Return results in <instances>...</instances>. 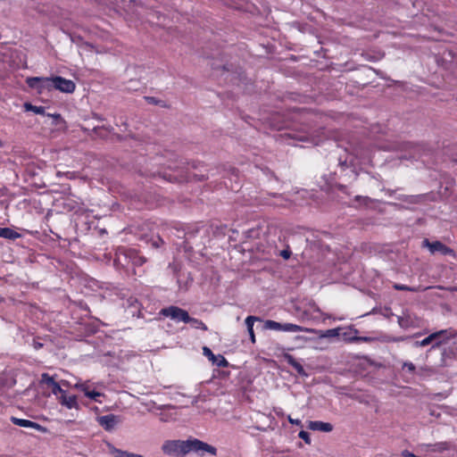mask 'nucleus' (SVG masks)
Here are the masks:
<instances>
[{
  "label": "nucleus",
  "mask_w": 457,
  "mask_h": 457,
  "mask_svg": "<svg viewBox=\"0 0 457 457\" xmlns=\"http://www.w3.org/2000/svg\"><path fill=\"white\" fill-rule=\"evenodd\" d=\"M191 453L199 456H204L205 453L216 456L217 449L198 438L190 436L187 439V455Z\"/></svg>",
  "instance_id": "nucleus-1"
},
{
  "label": "nucleus",
  "mask_w": 457,
  "mask_h": 457,
  "mask_svg": "<svg viewBox=\"0 0 457 457\" xmlns=\"http://www.w3.org/2000/svg\"><path fill=\"white\" fill-rule=\"evenodd\" d=\"M157 175L161 177V176H162V173H161V172H158V174H157ZM162 177H163V179H165L170 180V178H166V176H165V175H162Z\"/></svg>",
  "instance_id": "nucleus-45"
},
{
  "label": "nucleus",
  "mask_w": 457,
  "mask_h": 457,
  "mask_svg": "<svg viewBox=\"0 0 457 457\" xmlns=\"http://www.w3.org/2000/svg\"><path fill=\"white\" fill-rule=\"evenodd\" d=\"M106 129H108L109 131H111V130H112V127L106 128Z\"/></svg>",
  "instance_id": "nucleus-48"
},
{
  "label": "nucleus",
  "mask_w": 457,
  "mask_h": 457,
  "mask_svg": "<svg viewBox=\"0 0 457 457\" xmlns=\"http://www.w3.org/2000/svg\"><path fill=\"white\" fill-rule=\"evenodd\" d=\"M284 359L287 362V364L294 368L299 375L307 376L303 366L299 361H297L293 355L289 353H285Z\"/></svg>",
  "instance_id": "nucleus-17"
},
{
  "label": "nucleus",
  "mask_w": 457,
  "mask_h": 457,
  "mask_svg": "<svg viewBox=\"0 0 457 457\" xmlns=\"http://www.w3.org/2000/svg\"><path fill=\"white\" fill-rule=\"evenodd\" d=\"M145 100L147 101L148 104H161L162 103V100H159L154 96H145Z\"/></svg>",
  "instance_id": "nucleus-35"
},
{
  "label": "nucleus",
  "mask_w": 457,
  "mask_h": 457,
  "mask_svg": "<svg viewBox=\"0 0 457 457\" xmlns=\"http://www.w3.org/2000/svg\"><path fill=\"white\" fill-rule=\"evenodd\" d=\"M358 334V330L354 328L353 327H349L347 328V331L344 332L342 334V337L345 340L351 343V340L348 337H353V336H356Z\"/></svg>",
  "instance_id": "nucleus-27"
},
{
  "label": "nucleus",
  "mask_w": 457,
  "mask_h": 457,
  "mask_svg": "<svg viewBox=\"0 0 457 457\" xmlns=\"http://www.w3.org/2000/svg\"><path fill=\"white\" fill-rule=\"evenodd\" d=\"M291 251L290 250H282L280 253V256H282L285 260H287L290 258Z\"/></svg>",
  "instance_id": "nucleus-39"
},
{
  "label": "nucleus",
  "mask_w": 457,
  "mask_h": 457,
  "mask_svg": "<svg viewBox=\"0 0 457 457\" xmlns=\"http://www.w3.org/2000/svg\"><path fill=\"white\" fill-rule=\"evenodd\" d=\"M420 335V333H416L413 337H417Z\"/></svg>",
  "instance_id": "nucleus-49"
},
{
  "label": "nucleus",
  "mask_w": 457,
  "mask_h": 457,
  "mask_svg": "<svg viewBox=\"0 0 457 457\" xmlns=\"http://www.w3.org/2000/svg\"><path fill=\"white\" fill-rule=\"evenodd\" d=\"M275 412L277 413V415H281V416L284 415L281 409H279V411L275 410Z\"/></svg>",
  "instance_id": "nucleus-44"
},
{
  "label": "nucleus",
  "mask_w": 457,
  "mask_h": 457,
  "mask_svg": "<svg viewBox=\"0 0 457 457\" xmlns=\"http://www.w3.org/2000/svg\"><path fill=\"white\" fill-rule=\"evenodd\" d=\"M69 206L70 210L75 212H79L83 211V208L78 203H75L74 204L71 205L69 204Z\"/></svg>",
  "instance_id": "nucleus-36"
},
{
  "label": "nucleus",
  "mask_w": 457,
  "mask_h": 457,
  "mask_svg": "<svg viewBox=\"0 0 457 457\" xmlns=\"http://www.w3.org/2000/svg\"><path fill=\"white\" fill-rule=\"evenodd\" d=\"M96 119H97L98 120H103L104 119L98 115H96Z\"/></svg>",
  "instance_id": "nucleus-46"
},
{
  "label": "nucleus",
  "mask_w": 457,
  "mask_h": 457,
  "mask_svg": "<svg viewBox=\"0 0 457 457\" xmlns=\"http://www.w3.org/2000/svg\"><path fill=\"white\" fill-rule=\"evenodd\" d=\"M398 323H399V325H400L401 327H403V318H401V317H399V318H398Z\"/></svg>",
  "instance_id": "nucleus-43"
},
{
  "label": "nucleus",
  "mask_w": 457,
  "mask_h": 457,
  "mask_svg": "<svg viewBox=\"0 0 457 457\" xmlns=\"http://www.w3.org/2000/svg\"><path fill=\"white\" fill-rule=\"evenodd\" d=\"M97 422L106 431H112L119 422V419L114 414H107L98 417Z\"/></svg>",
  "instance_id": "nucleus-12"
},
{
  "label": "nucleus",
  "mask_w": 457,
  "mask_h": 457,
  "mask_svg": "<svg viewBox=\"0 0 457 457\" xmlns=\"http://www.w3.org/2000/svg\"><path fill=\"white\" fill-rule=\"evenodd\" d=\"M21 237V235L19 232L13 230L11 228H0V237L9 240H15Z\"/></svg>",
  "instance_id": "nucleus-19"
},
{
  "label": "nucleus",
  "mask_w": 457,
  "mask_h": 457,
  "mask_svg": "<svg viewBox=\"0 0 457 457\" xmlns=\"http://www.w3.org/2000/svg\"><path fill=\"white\" fill-rule=\"evenodd\" d=\"M348 338L351 340V343H353V342H370L372 340V338L370 337H358L357 335L353 336V337H348Z\"/></svg>",
  "instance_id": "nucleus-31"
},
{
  "label": "nucleus",
  "mask_w": 457,
  "mask_h": 457,
  "mask_svg": "<svg viewBox=\"0 0 457 457\" xmlns=\"http://www.w3.org/2000/svg\"><path fill=\"white\" fill-rule=\"evenodd\" d=\"M41 381L51 387V391L53 395L58 396L63 389L61 387V386L54 380L53 377H51L47 373H43Z\"/></svg>",
  "instance_id": "nucleus-14"
},
{
  "label": "nucleus",
  "mask_w": 457,
  "mask_h": 457,
  "mask_svg": "<svg viewBox=\"0 0 457 457\" xmlns=\"http://www.w3.org/2000/svg\"><path fill=\"white\" fill-rule=\"evenodd\" d=\"M75 88L76 85L72 80L64 79L61 76L53 77L52 89L71 94L74 92Z\"/></svg>",
  "instance_id": "nucleus-8"
},
{
  "label": "nucleus",
  "mask_w": 457,
  "mask_h": 457,
  "mask_svg": "<svg viewBox=\"0 0 457 457\" xmlns=\"http://www.w3.org/2000/svg\"><path fill=\"white\" fill-rule=\"evenodd\" d=\"M256 320H260V319L255 317V316H248V317H246V319L245 320L246 328H247V331H248V334L250 336V339H251L252 343H255V335H254V332H253V324H254V322Z\"/></svg>",
  "instance_id": "nucleus-20"
},
{
  "label": "nucleus",
  "mask_w": 457,
  "mask_h": 457,
  "mask_svg": "<svg viewBox=\"0 0 457 457\" xmlns=\"http://www.w3.org/2000/svg\"><path fill=\"white\" fill-rule=\"evenodd\" d=\"M394 288L395 290H399V291H409V292H415L416 291V289L414 287H411L409 286L402 285V284H395L394 285Z\"/></svg>",
  "instance_id": "nucleus-30"
},
{
  "label": "nucleus",
  "mask_w": 457,
  "mask_h": 457,
  "mask_svg": "<svg viewBox=\"0 0 457 457\" xmlns=\"http://www.w3.org/2000/svg\"><path fill=\"white\" fill-rule=\"evenodd\" d=\"M422 246L427 247L429 250L431 254L439 253L445 256H446V255L455 256L454 251L440 241L430 242L428 238H425L422 241Z\"/></svg>",
  "instance_id": "nucleus-5"
},
{
  "label": "nucleus",
  "mask_w": 457,
  "mask_h": 457,
  "mask_svg": "<svg viewBox=\"0 0 457 457\" xmlns=\"http://www.w3.org/2000/svg\"><path fill=\"white\" fill-rule=\"evenodd\" d=\"M429 336H435L430 350L439 347L442 344L446 343L450 338L446 329L431 333Z\"/></svg>",
  "instance_id": "nucleus-15"
},
{
  "label": "nucleus",
  "mask_w": 457,
  "mask_h": 457,
  "mask_svg": "<svg viewBox=\"0 0 457 457\" xmlns=\"http://www.w3.org/2000/svg\"><path fill=\"white\" fill-rule=\"evenodd\" d=\"M162 451L168 456L185 457L187 455V440H166L162 445Z\"/></svg>",
  "instance_id": "nucleus-2"
},
{
  "label": "nucleus",
  "mask_w": 457,
  "mask_h": 457,
  "mask_svg": "<svg viewBox=\"0 0 457 457\" xmlns=\"http://www.w3.org/2000/svg\"><path fill=\"white\" fill-rule=\"evenodd\" d=\"M57 399L59 403L65 406L68 409H76L79 408V405L77 401V396L74 395H68L67 391L63 390L58 396Z\"/></svg>",
  "instance_id": "nucleus-10"
},
{
  "label": "nucleus",
  "mask_w": 457,
  "mask_h": 457,
  "mask_svg": "<svg viewBox=\"0 0 457 457\" xmlns=\"http://www.w3.org/2000/svg\"><path fill=\"white\" fill-rule=\"evenodd\" d=\"M299 437L303 439L306 444L311 443L310 434L307 431L301 430L298 434Z\"/></svg>",
  "instance_id": "nucleus-34"
},
{
  "label": "nucleus",
  "mask_w": 457,
  "mask_h": 457,
  "mask_svg": "<svg viewBox=\"0 0 457 457\" xmlns=\"http://www.w3.org/2000/svg\"><path fill=\"white\" fill-rule=\"evenodd\" d=\"M26 83L30 88L42 94L52 90L53 77H29L26 79Z\"/></svg>",
  "instance_id": "nucleus-4"
},
{
  "label": "nucleus",
  "mask_w": 457,
  "mask_h": 457,
  "mask_svg": "<svg viewBox=\"0 0 457 457\" xmlns=\"http://www.w3.org/2000/svg\"><path fill=\"white\" fill-rule=\"evenodd\" d=\"M335 187H336L337 189H338L342 193H344L345 195H350L348 190H347V187L346 186L342 185V184H336Z\"/></svg>",
  "instance_id": "nucleus-37"
},
{
  "label": "nucleus",
  "mask_w": 457,
  "mask_h": 457,
  "mask_svg": "<svg viewBox=\"0 0 457 457\" xmlns=\"http://www.w3.org/2000/svg\"><path fill=\"white\" fill-rule=\"evenodd\" d=\"M101 395H102V393L95 391V390H90L89 392H86V396L94 401H97V397H100Z\"/></svg>",
  "instance_id": "nucleus-32"
},
{
  "label": "nucleus",
  "mask_w": 457,
  "mask_h": 457,
  "mask_svg": "<svg viewBox=\"0 0 457 457\" xmlns=\"http://www.w3.org/2000/svg\"><path fill=\"white\" fill-rule=\"evenodd\" d=\"M128 457H144L142 454L129 453Z\"/></svg>",
  "instance_id": "nucleus-42"
},
{
  "label": "nucleus",
  "mask_w": 457,
  "mask_h": 457,
  "mask_svg": "<svg viewBox=\"0 0 457 457\" xmlns=\"http://www.w3.org/2000/svg\"><path fill=\"white\" fill-rule=\"evenodd\" d=\"M403 369H407V370L411 373H414L416 370L415 365L411 361H404L403 364Z\"/></svg>",
  "instance_id": "nucleus-33"
},
{
  "label": "nucleus",
  "mask_w": 457,
  "mask_h": 457,
  "mask_svg": "<svg viewBox=\"0 0 457 457\" xmlns=\"http://www.w3.org/2000/svg\"><path fill=\"white\" fill-rule=\"evenodd\" d=\"M354 200L360 204V205H367L370 202H371V199L368 196H361V195H356L354 197Z\"/></svg>",
  "instance_id": "nucleus-29"
},
{
  "label": "nucleus",
  "mask_w": 457,
  "mask_h": 457,
  "mask_svg": "<svg viewBox=\"0 0 457 457\" xmlns=\"http://www.w3.org/2000/svg\"><path fill=\"white\" fill-rule=\"evenodd\" d=\"M74 387L77 388V389H79L80 391H82L85 395H86V392H89L90 391L88 381L78 382V383H76L74 385Z\"/></svg>",
  "instance_id": "nucleus-28"
},
{
  "label": "nucleus",
  "mask_w": 457,
  "mask_h": 457,
  "mask_svg": "<svg viewBox=\"0 0 457 457\" xmlns=\"http://www.w3.org/2000/svg\"><path fill=\"white\" fill-rule=\"evenodd\" d=\"M332 187H333L332 186H328V187H327V188H325V190L332 189Z\"/></svg>",
  "instance_id": "nucleus-47"
},
{
  "label": "nucleus",
  "mask_w": 457,
  "mask_h": 457,
  "mask_svg": "<svg viewBox=\"0 0 457 457\" xmlns=\"http://www.w3.org/2000/svg\"><path fill=\"white\" fill-rule=\"evenodd\" d=\"M161 314L177 321L185 322L188 319V312L178 306H169L161 310Z\"/></svg>",
  "instance_id": "nucleus-9"
},
{
  "label": "nucleus",
  "mask_w": 457,
  "mask_h": 457,
  "mask_svg": "<svg viewBox=\"0 0 457 457\" xmlns=\"http://www.w3.org/2000/svg\"><path fill=\"white\" fill-rule=\"evenodd\" d=\"M203 353L204 355L206 356L210 361H212V362L216 366L220 368H226L228 366V361L223 355H215L209 347L204 346L203 348Z\"/></svg>",
  "instance_id": "nucleus-11"
},
{
  "label": "nucleus",
  "mask_w": 457,
  "mask_h": 457,
  "mask_svg": "<svg viewBox=\"0 0 457 457\" xmlns=\"http://www.w3.org/2000/svg\"><path fill=\"white\" fill-rule=\"evenodd\" d=\"M308 428L313 431L331 432L333 426L328 422L315 420L309 422Z\"/></svg>",
  "instance_id": "nucleus-16"
},
{
  "label": "nucleus",
  "mask_w": 457,
  "mask_h": 457,
  "mask_svg": "<svg viewBox=\"0 0 457 457\" xmlns=\"http://www.w3.org/2000/svg\"><path fill=\"white\" fill-rule=\"evenodd\" d=\"M185 323L190 324L191 328H195V329H201L204 331H206L208 329L207 326L201 320H198L195 318H191L189 315H188V319H187Z\"/></svg>",
  "instance_id": "nucleus-22"
},
{
  "label": "nucleus",
  "mask_w": 457,
  "mask_h": 457,
  "mask_svg": "<svg viewBox=\"0 0 457 457\" xmlns=\"http://www.w3.org/2000/svg\"><path fill=\"white\" fill-rule=\"evenodd\" d=\"M130 253V265L131 266H141L145 262V259L140 256L137 250L131 248Z\"/></svg>",
  "instance_id": "nucleus-21"
},
{
  "label": "nucleus",
  "mask_w": 457,
  "mask_h": 457,
  "mask_svg": "<svg viewBox=\"0 0 457 457\" xmlns=\"http://www.w3.org/2000/svg\"><path fill=\"white\" fill-rule=\"evenodd\" d=\"M433 452L443 453L451 449V444L448 442H438L429 445Z\"/></svg>",
  "instance_id": "nucleus-24"
},
{
  "label": "nucleus",
  "mask_w": 457,
  "mask_h": 457,
  "mask_svg": "<svg viewBox=\"0 0 457 457\" xmlns=\"http://www.w3.org/2000/svg\"><path fill=\"white\" fill-rule=\"evenodd\" d=\"M23 108L26 112H32L36 114L45 115L46 108L44 106H37L32 104L26 102L23 104Z\"/></svg>",
  "instance_id": "nucleus-23"
},
{
  "label": "nucleus",
  "mask_w": 457,
  "mask_h": 457,
  "mask_svg": "<svg viewBox=\"0 0 457 457\" xmlns=\"http://www.w3.org/2000/svg\"><path fill=\"white\" fill-rule=\"evenodd\" d=\"M435 336H428L427 337H425L424 339L420 340V341H415L413 343V346L414 347H424V346H427L428 345H432V342H433V339H434Z\"/></svg>",
  "instance_id": "nucleus-26"
},
{
  "label": "nucleus",
  "mask_w": 457,
  "mask_h": 457,
  "mask_svg": "<svg viewBox=\"0 0 457 457\" xmlns=\"http://www.w3.org/2000/svg\"><path fill=\"white\" fill-rule=\"evenodd\" d=\"M158 163H159V164H162V165H165V166H167V168H169V169H175V168H176V166H175V165H173V164H171V163H162V162H158Z\"/></svg>",
  "instance_id": "nucleus-41"
},
{
  "label": "nucleus",
  "mask_w": 457,
  "mask_h": 457,
  "mask_svg": "<svg viewBox=\"0 0 457 457\" xmlns=\"http://www.w3.org/2000/svg\"><path fill=\"white\" fill-rule=\"evenodd\" d=\"M108 448L110 453L114 454V457H128L129 453L128 451L118 449L111 444H108Z\"/></svg>",
  "instance_id": "nucleus-25"
},
{
  "label": "nucleus",
  "mask_w": 457,
  "mask_h": 457,
  "mask_svg": "<svg viewBox=\"0 0 457 457\" xmlns=\"http://www.w3.org/2000/svg\"><path fill=\"white\" fill-rule=\"evenodd\" d=\"M341 328H336L327 330H316L313 329L312 333H315L320 338H332L340 336Z\"/></svg>",
  "instance_id": "nucleus-18"
},
{
  "label": "nucleus",
  "mask_w": 457,
  "mask_h": 457,
  "mask_svg": "<svg viewBox=\"0 0 457 457\" xmlns=\"http://www.w3.org/2000/svg\"><path fill=\"white\" fill-rule=\"evenodd\" d=\"M287 420L293 425L301 426L302 422L298 419H293L290 415L287 416Z\"/></svg>",
  "instance_id": "nucleus-38"
},
{
  "label": "nucleus",
  "mask_w": 457,
  "mask_h": 457,
  "mask_svg": "<svg viewBox=\"0 0 457 457\" xmlns=\"http://www.w3.org/2000/svg\"><path fill=\"white\" fill-rule=\"evenodd\" d=\"M10 420L14 425H17L19 427L34 428L38 431H45V428H43L40 424L34 422L32 420L20 419V418H16L13 416H12Z\"/></svg>",
  "instance_id": "nucleus-13"
},
{
  "label": "nucleus",
  "mask_w": 457,
  "mask_h": 457,
  "mask_svg": "<svg viewBox=\"0 0 457 457\" xmlns=\"http://www.w3.org/2000/svg\"><path fill=\"white\" fill-rule=\"evenodd\" d=\"M131 248L119 247L115 253L113 264L116 269H129L130 266Z\"/></svg>",
  "instance_id": "nucleus-7"
},
{
  "label": "nucleus",
  "mask_w": 457,
  "mask_h": 457,
  "mask_svg": "<svg viewBox=\"0 0 457 457\" xmlns=\"http://www.w3.org/2000/svg\"><path fill=\"white\" fill-rule=\"evenodd\" d=\"M264 328L276 330V331H284V332H312V328H308L304 327H301L293 323H280L275 320H267L264 323Z\"/></svg>",
  "instance_id": "nucleus-3"
},
{
  "label": "nucleus",
  "mask_w": 457,
  "mask_h": 457,
  "mask_svg": "<svg viewBox=\"0 0 457 457\" xmlns=\"http://www.w3.org/2000/svg\"><path fill=\"white\" fill-rule=\"evenodd\" d=\"M47 116L53 118L54 120L61 119V115L59 113H54V114L48 113Z\"/></svg>",
  "instance_id": "nucleus-40"
},
{
  "label": "nucleus",
  "mask_w": 457,
  "mask_h": 457,
  "mask_svg": "<svg viewBox=\"0 0 457 457\" xmlns=\"http://www.w3.org/2000/svg\"><path fill=\"white\" fill-rule=\"evenodd\" d=\"M424 147L421 145L405 142L401 145V151L405 154H401L399 158L403 160L418 159L421 156Z\"/></svg>",
  "instance_id": "nucleus-6"
}]
</instances>
